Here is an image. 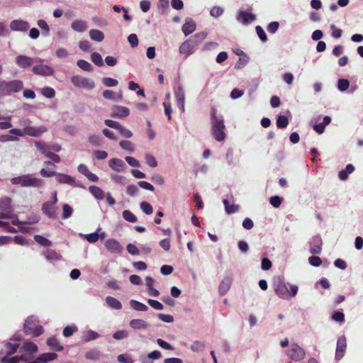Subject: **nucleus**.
Wrapping results in <instances>:
<instances>
[{"label": "nucleus", "instance_id": "obj_1", "mask_svg": "<svg viewBox=\"0 0 363 363\" xmlns=\"http://www.w3.org/2000/svg\"><path fill=\"white\" fill-rule=\"evenodd\" d=\"M211 134L214 139L222 142L226 137L225 125L222 115L217 116V110L215 107L211 108Z\"/></svg>", "mask_w": 363, "mask_h": 363}, {"label": "nucleus", "instance_id": "obj_2", "mask_svg": "<svg viewBox=\"0 0 363 363\" xmlns=\"http://www.w3.org/2000/svg\"><path fill=\"white\" fill-rule=\"evenodd\" d=\"M207 35L206 32L201 31L191 36L181 44L179 48V53L187 58L195 52L196 48L206 39Z\"/></svg>", "mask_w": 363, "mask_h": 363}, {"label": "nucleus", "instance_id": "obj_3", "mask_svg": "<svg viewBox=\"0 0 363 363\" xmlns=\"http://www.w3.org/2000/svg\"><path fill=\"white\" fill-rule=\"evenodd\" d=\"M289 285L290 286V291H289L284 279L281 277H275L273 280L272 286L275 294L279 298L284 300H289L296 296L298 292V287L297 285Z\"/></svg>", "mask_w": 363, "mask_h": 363}, {"label": "nucleus", "instance_id": "obj_4", "mask_svg": "<svg viewBox=\"0 0 363 363\" xmlns=\"http://www.w3.org/2000/svg\"><path fill=\"white\" fill-rule=\"evenodd\" d=\"M11 182L13 185H19L21 187L40 188L44 185V182L41 179L35 177L32 174L13 177L11 179Z\"/></svg>", "mask_w": 363, "mask_h": 363}, {"label": "nucleus", "instance_id": "obj_5", "mask_svg": "<svg viewBox=\"0 0 363 363\" xmlns=\"http://www.w3.org/2000/svg\"><path fill=\"white\" fill-rule=\"evenodd\" d=\"M23 82L21 79L6 81L0 79V96H11L23 89Z\"/></svg>", "mask_w": 363, "mask_h": 363}, {"label": "nucleus", "instance_id": "obj_6", "mask_svg": "<svg viewBox=\"0 0 363 363\" xmlns=\"http://www.w3.org/2000/svg\"><path fill=\"white\" fill-rule=\"evenodd\" d=\"M38 322V318L35 315H30L25 321L23 326V332L26 335H32L33 337H39L44 332V328L42 325H37L35 328H31V325H35Z\"/></svg>", "mask_w": 363, "mask_h": 363}, {"label": "nucleus", "instance_id": "obj_7", "mask_svg": "<svg viewBox=\"0 0 363 363\" xmlns=\"http://www.w3.org/2000/svg\"><path fill=\"white\" fill-rule=\"evenodd\" d=\"M70 80L77 88L91 90L95 87V82L93 79L80 75H74Z\"/></svg>", "mask_w": 363, "mask_h": 363}, {"label": "nucleus", "instance_id": "obj_8", "mask_svg": "<svg viewBox=\"0 0 363 363\" xmlns=\"http://www.w3.org/2000/svg\"><path fill=\"white\" fill-rule=\"evenodd\" d=\"M11 203L12 200L9 196L0 198V219L11 217L12 212H14Z\"/></svg>", "mask_w": 363, "mask_h": 363}, {"label": "nucleus", "instance_id": "obj_9", "mask_svg": "<svg viewBox=\"0 0 363 363\" xmlns=\"http://www.w3.org/2000/svg\"><path fill=\"white\" fill-rule=\"evenodd\" d=\"M40 62H35L32 68V72L36 75L48 77L52 76L55 73V70L51 67L43 64L44 60L40 58Z\"/></svg>", "mask_w": 363, "mask_h": 363}, {"label": "nucleus", "instance_id": "obj_10", "mask_svg": "<svg viewBox=\"0 0 363 363\" xmlns=\"http://www.w3.org/2000/svg\"><path fill=\"white\" fill-rule=\"evenodd\" d=\"M286 353L291 359L295 362L301 361L306 357L305 350L295 342L291 344L290 349Z\"/></svg>", "mask_w": 363, "mask_h": 363}, {"label": "nucleus", "instance_id": "obj_11", "mask_svg": "<svg viewBox=\"0 0 363 363\" xmlns=\"http://www.w3.org/2000/svg\"><path fill=\"white\" fill-rule=\"evenodd\" d=\"M38 62H40V57H30L23 55H19L15 59L16 65L23 69L33 67L34 63Z\"/></svg>", "mask_w": 363, "mask_h": 363}, {"label": "nucleus", "instance_id": "obj_12", "mask_svg": "<svg viewBox=\"0 0 363 363\" xmlns=\"http://www.w3.org/2000/svg\"><path fill=\"white\" fill-rule=\"evenodd\" d=\"M55 177L57 182L60 184L85 189V186L79 181H77L74 177L70 175L57 172Z\"/></svg>", "mask_w": 363, "mask_h": 363}, {"label": "nucleus", "instance_id": "obj_13", "mask_svg": "<svg viewBox=\"0 0 363 363\" xmlns=\"http://www.w3.org/2000/svg\"><path fill=\"white\" fill-rule=\"evenodd\" d=\"M79 236L86 239L90 243H94L97 242L99 239L104 240L106 237V233L101 231V228H98V229L91 233L89 234H82L80 233Z\"/></svg>", "mask_w": 363, "mask_h": 363}, {"label": "nucleus", "instance_id": "obj_14", "mask_svg": "<svg viewBox=\"0 0 363 363\" xmlns=\"http://www.w3.org/2000/svg\"><path fill=\"white\" fill-rule=\"evenodd\" d=\"M309 252L312 255H319L322 251L323 241L319 235H314L310 242Z\"/></svg>", "mask_w": 363, "mask_h": 363}, {"label": "nucleus", "instance_id": "obj_15", "mask_svg": "<svg viewBox=\"0 0 363 363\" xmlns=\"http://www.w3.org/2000/svg\"><path fill=\"white\" fill-rule=\"evenodd\" d=\"M347 348L346 337L342 335L338 337L336 345L335 359L339 361L345 355Z\"/></svg>", "mask_w": 363, "mask_h": 363}, {"label": "nucleus", "instance_id": "obj_16", "mask_svg": "<svg viewBox=\"0 0 363 363\" xmlns=\"http://www.w3.org/2000/svg\"><path fill=\"white\" fill-rule=\"evenodd\" d=\"M256 15L252 13H248L245 11H239L236 16V19L238 22L243 25H249L256 20Z\"/></svg>", "mask_w": 363, "mask_h": 363}, {"label": "nucleus", "instance_id": "obj_17", "mask_svg": "<svg viewBox=\"0 0 363 363\" xmlns=\"http://www.w3.org/2000/svg\"><path fill=\"white\" fill-rule=\"evenodd\" d=\"M104 245L111 253L119 254L123 251L122 245L118 240L113 238L106 240Z\"/></svg>", "mask_w": 363, "mask_h": 363}, {"label": "nucleus", "instance_id": "obj_18", "mask_svg": "<svg viewBox=\"0 0 363 363\" xmlns=\"http://www.w3.org/2000/svg\"><path fill=\"white\" fill-rule=\"evenodd\" d=\"M30 28V24L28 21L21 20V19H16L11 21L10 28L13 31H21L25 32L27 31Z\"/></svg>", "mask_w": 363, "mask_h": 363}, {"label": "nucleus", "instance_id": "obj_19", "mask_svg": "<svg viewBox=\"0 0 363 363\" xmlns=\"http://www.w3.org/2000/svg\"><path fill=\"white\" fill-rule=\"evenodd\" d=\"M130 110L125 106L114 105L111 107V116L113 118H123L128 116Z\"/></svg>", "mask_w": 363, "mask_h": 363}, {"label": "nucleus", "instance_id": "obj_20", "mask_svg": "<svg viewBox=\"0 0 363 363\" xmlns=\"http://www.w3.org/2000/svg\"><path fill=\"white\" fill-rule=\"evenodd\" d=\"M47 130L48 129L45 126H30L24 128L25 135H29L32 137H39Z\"/></svg>", "mask_w": 363, "mask_h": 363}, {"label": "nucleus", "instance_id": "obj_21", "mask_svg": "<svg viewBox=\"0 0 363 363\" xmlns=\"http://www.w3.org/2000/svg\"><path fill=\"white\" fill-rule=\"evenodd\" d=\"M196 29V24L195 21L189 17L185 18V23L182 26V30L185 36L194 33Z\"/></svg>", "mask_w": 363, "mask_h": 363}, {"label": "nucleus", "instance_id": "obj_22", "mask_svg": "<svg viewBox=\"0 0 363 363\" xmlns=\"http://www.w3.org/2000/svg\"><path fill=\"white\" fill-rule=\"evenodd\" d=\"M233 279L230 276H225L218 286V293L220 296L225 295L230 290Z\"/></svg>", "mask_w": 363, "mask_h": 363}, {"label": "nucleus", "instance_id": "obj_23", "mask_svg": "<svg viewBox=\"0 0 363 363\" xmlns=\"http://www.w3.org/2000/svg\"><path fill=\"white\" fill-rule=\"evenodd\" d=\"M41 254L50 262L62 259V255L57 251L52 249H45L42 251Z\"/></svg>", "mask_w": 363, "mask_h": 363}, {"label": "nucleus", "instance_id": "obj_24", "mask_svg": "<svg viewBox=\"0 0 363 363\" xmlns=\"http://www.w3.org/2000/svg\"><path fill=\"white\" fill-rule=\"evenodd\" d=\"M108 166L113 170L121 172L126 169V165L124 162L118 158H112L108 162Z\"/></svg>", "mask_w": 363, "mask_h": 363}, {"label": "nucleus", "instance_id": "obj_25", "mask_svg": "<svg viewBox=\"0 0 363 363\" xmlns=\"http://www.w3.org/2000/svg\"><path fill=\"white\" fill-rule=\"evenodd\" d=\"M43 213L50 218H56L57 214L55 209V205L52 203L47 201L45 202L42 206Z\"/></svg>", "mask_w": 363, "mask_h": 363}, {"label": "nucleus", "instance_id": "obj_26", "mask_svg": "<svg viewBox=\"0 0 363 363\" xmlns=\"http://www.w3.org/2000/svg\"><path fill=\"white\" fill-rule=\"evenodd\" d=\"M129 325L134 330H145L149 327V324L142 319H133Z\"/></svg>", "mask_w": 363, "mask_h": 363}, {"label": "nucleus", "instance_id": "obj_27", "mask_svg": "<svg viewBox=\"0 0 363 363\" xmlns=\"http://www.w3.org/2000/svg\"><path fill=\"white\" fill-rule=\"evenodd\" d=\"M354 171V167L352 164L346 165L345 169H342L338 173V177L341 181H346L348 179V175Z\"/></svg>", "mask_w": 363, "mask_h": 363}, {"label": "nucleus", "instance_id": "obj_28", "mask_svg": "<svg viewBox=\"0 0 363 363\" xmlns=\"http://www.w3.org/2000/svg\"><path fill=\"white\" fill-rule=\"evenodd\" d=\"M100 337V335L92 330H88L83 333L82 340L85 342H88L94 340H96Z\"/></svg>", "mask_w": 363, "mask_h": 363}, {"label": "nucleus", "instance_id": "obj_29", "mask_svg": "<svg viewBox=\"0 0 363 363\" xmlns=\"http://www.w3.org/2000/svg\"><path fill=\"white\" fill-rule=\"evenodd\" d=\"M72 28L79 33L84 32L87 29V23L82 20H76L72 23Z\"/></svg>", "mask_w": 363, "mask_h": 363}, {"label": "nucleus", "instance_id": "obj_30", "mask_svg": "<svg viewBox=\"0 0 363 363\" xmlns=\"http://www.w3.org/2000/svg\"><path fill=\"white\" fill-rule=\"evenodd\" d=\"M174 91L177 101L185 100L184 90L179 81L175 82Z\"/></svg>", "mask_w": 363, "mask_h": 363}, {"label": "nucleus", "instance_id": "obj_31", "mask_svg": "<svg viewBox=\"0 0 363 363\" xmlns=\"http://www.w3.org/2000/svg\"><path fill=\"white\" fill-rule=\"evenodd\" d=\"M89 192L95 197L97 200H103L105 197L104 191L96 186H90L89 187Z\"/></svg>", "mask_w": 363, "mask_h": 363}, {"label": "nucleus", "instance_id": "obj_32", "mask_svg": "<svg viewBox=\"0 0 363 363\" xmlns=\"http://www.w3.org/2000/svg\"><path fill=\"white\" fill-rule=\"evenodd\" d=\"M157 8L161 15H167L169 11V0H159L157 4Z\"/></svg>", "mask_w": 363, "mask_h": 363}, {"label": "nucleus", "instance_id": "obj_33", "mask_svg": "<svg viewBox=\"0 0 363 363\" xmlns=\"http://www.w3.org/2000/svg\"><path fill=\"white\" fill-rule=\"evenodd\" d=\"M47 345L50 347V349L56 352H61L63 350V347L60 345L58 340L55 337L48 338L47 340Z\"/></svg>", "mask_w": 363, "mask_h": 363}, {"label": "nucleus", "instance_id": "obj_34", "mask_svg": "<svg viewBox=\"0 0 363 363\" xmlns=\"http://www.w3.org/2000/svg\"><path fill=\"white\" fill-rule=\"evenodd\" d=\"M106 302L107 305L111 308L116 310H120L122 308L121 303L118 299L112 296H107L106 298Z\"/></svg>", "mask_w": 363, "mask_h": 363}, {"label": "nucleus", "instance_id": "obj_35", "mask_svg": "<svg viewBox=\"0 0 363 363\" xmlns=\"http://www.w3.org/2000/svg\"><path fill=\"white\" fill-rule=\"evenodd\" d=\"M223 202V204L225 206V211L227 214L234 213L238 211V210L240 208L239 205H237V204L230 205L229 203V201L228 199H224Z\"/></svg>", "mask_w": 363, "mask_h": 363}, {"label": "nucleus", "instance_id": "obj_36", "mask_svg": "<svg viewBox=\"0 0 363 363\" xmlns=\"http://www.w3.org/2000/svg\"><path fill=\"white\" fill-rule=\"evenodd\" d=\"M89 36L92 40L101 42L104 39V34L97 29H91L89 31Z\"/></svg>", "mask_w": 363, "mask_h": 363}, {"label": "nucleus", "instance_id": "obj_37", "mask_svg": "<svg viewBox=\"0 0 363 363\" xmlns=\"http://www.w3.org/2000/svg\"><path fill=\"white\" fill-rule=\"evenodd\" d=\"M11 116H2L0 118V130H6L12 127Z\"/></svg>", "mask_w": 363, "mask_h": 363}, {"label": "nucleus", "instance_id": "obj_38", "mask_svg": "<svg viewBox=\"0 0 363 363\" xmlns=\"http://www.w3.org/2000/svg\"><path fill=\"white\" fill-rule=\"evenodd\" d=\"M130 306L136 311H146L148 310V307L145 304L133 299L130 301Z\"/></svg>", "mask_w": 363, "mask_h": 363}, {"label": "nucleus", "instance_id": "obj_39", "mask_svg": "<svg viewBox=\"0 0 363 363\" xmlns=\"http://www.w3.org/2000/svg\"><path fill=\"white\" fill-rule=\"evenodd\" d=\"M101 356V352L96 350H90L85 354V358L89 360L96 361L100 359Z\"/></svg>", "mask_w": 363, "mask_h": 363}, {"label": "nucleus", "instance_id": "obj_40", "mask_svg": "<svg viewBox=\"0 0 363 363\" xmlns=\"http://www.w3.org/2000/svg\"><path fill=\"white\" fill-rule=\"evenodd\" d=\"M34 240L40 245L47 247H50L52 244L50 240L40 235H35Z\"/></svg>", "mask_w": 363, "mask_h": 363}, {"label": "nucleus", "instance_id": "obj_41", "mask_svg": "<svg viewBox=\"0 0 363 363\" xmlns=\"http://www.w3.org/2000/svg\"><path fill=\"white\" fill-rule=\"evenodd\" d=\"M289 121V118L286 116L278 115L276 121V125L278 128L283 129L287 127Z\"/></svg>", "mask_w": 363, "mask_h": 363}, {"label": "nucleus", "instance_id": "obj_42", "mask_svg": "<svg viewBox=\"0 0 363 363\" xmlns=\"http://www.w3.org/2000/svg\"><path fill=\"white\" fill-rule=\"evenodd\" d=\"M77 66L84 71L92 72L94 70L93 66L84 60H79L77 62Z\"/></svg>", "mask_w": 363, "mask_h": 363}, {"label": "nucleus", "instance_id": "obj_43", "mask_svg": "<svg viewBox=\"0 0 363 363\" xmlns=\"http://www.w3.org/2000/svg\"><path fill=\"white\" fill-rule=\"evenodd\" d=\"M22 349L31 353H35L38 352V346L34 342L30 341L25 342Z\"/></svg>", "mask_w": 363, "mask_h": 363}, {"label": "nucleus", "instance_id": "obj_44", "mask_svg": "<svg viewBox=\"0 0 363 363\" xmlns=\"http://www.w3.org/2000/svg\"><path fill=\"white\" fill-rule=\"evenodd\" d=\"M41 94L48 99H52L55 96V91L53 88L50 86L43 87L41 89Z\"/></svg>", "mask_w": 363, "mask_h": 363}, {"label": "nucleus", "instance_id": "obj_45", "mask_svg": "<svg viewBox=\"0 0 363 363\" xmlns=\"http://www.w3.org/2000/svg\"><path fill=\"white\" fill-rule=\"evenodd\" d=\"M123 218L130 223H136L138 221L137 217L129 210H125L122 213Z\"/></svg>", "mask_w": 363, "mask_h": 363}, {"label": "nucleus", "instance_id": "obj_46", "mask_svg": "<svg viewBox=\"0 0 363 363\" xmlns=\"http://www.w3.org/2000/svg\"><path fill=\"white\" fill-rule=\"evenodd\" d=\"M38 26L43 30V34L45 36H48L50 34V27L47 22L43 19H40L37 22Z\"/></svg>", "mask_w": 363, "mask_h": 363}, {"label": "nucleus", "instance_id": "obj_47", "mask_svg": "<svg viewBox=\"0 0 363 363\" xmlns=\"http://www.w3.org/2000/svg\"><path fill=\"white\" fill-rule=\"evenodd\" d=\"M250 58L247 55H243V56L240 57L239 60L236 62L235 65V69H240L244 67L247 62H249Z\"/></svg>", "mask_w": 363, "mask_h": 363}, {"label": "nucleus", "instance_id": "obj_48", "mask_svg": "<svg viewBox=\"0 0 363 363\" xmlns=\"http://www.w3.org/2000/svg\"><path fill=\"white\" fill-rule=\"evenodd\" d=\"M73 209L67 203L63 204L62 206V218L63 219H67L70 218L72 215Z\"/></svg>", "mask_w": 363, "mask_h": 363}, {"label": "nucleus", "instance_id": "obj_49", "mask_svg": "<svg viewBox=\"0 0 363 363\" xmlns=\"http://www.w3.org/2000/svg\"><path fill=\"white\" fill-rule=\"evenodd\" d=\"M91 61L98 67L104 66V62L102 60L101 55L96 52H94L91 55Z\"/></svg>", "mask_w": 363, "mask_h": 363}, {"label": "nucleus", "instance_id": "obj_50", "mask_svg": "<svg viewBox=\"0 0 363 363\" xmlns=\"http://www.w3.org/2000/svg\"><path fill=\"white\" fill-rule=\"evenodd\" d=\"M350 86V82L345 79H340L337 81V89L340 91H346Z\"/></svg>", "mask_w": 363, "mask_h": 363}, {"label": "nucleus", "instance_id": "obj_51", "mask_svg": "<svg viewBox=\"0 0 363 363\" xmlns=\"http://www.w3.org/2000/svg\"><path fill=\"white\" fill-rule=\"evenodd\" d=\"M145 162L146 164L150 166V167H156L157 166V162L155 159V157L150 154V153H146L145 155Z\"/></svg>", "mask_w": 363, "mask_h": 363}, {"label": "nucleus", "instance_id": "obj_52", "mask_svg": "<svg viewBox=\"0 0 363 363\" xmlns=\"http://www.w3.org/2000/svg\"><path fill=\"white\" fill-rule=\"evenodd\" d=\"M35 145L36 148L40 151L43 155H46L49 151V145H47L45 142L43 141H36L35 142Z\"/></svg>", "mask_w": 363, "mask_h": 363}, {"label": "nucleus", "instance_id": "obj_53", "mask_svg": "<svg viewBox=\"0 0 363 363\" xmlns=\"http://www.w3.org/2000/svg\"><path fill=\"white\" fill-rule=\"evenodd\" d=\"M102 82L106 87H114L118 84V80L111 77H104L102 79Z\"/></svg>", "mask_w": 363, "mask_h": 363}, {"label": "nucleus", "instance_id": "obj_54", "mask_svg": "<svg viewBox=\"0 0 363 363\" xmlns=\"http://www.w3.org/2000/svg\"><path fill=\"white\" fill-rule=\"evenodd\" d=\"M6 347L7 349L6 355L11 356L17 352V350L19 347L18 344H12L11 342L6 343Z\"/></svg>", "mask_w": 363, "mask_h": 363}, {"label": "nucleus", "instance_id": "obj_55", "mask_svg": "<svg viewBox=\"0 0 363 363\" xmlns=\"http://www.w3.org/2000/svg\"><path fill=\"white\" fill-rule=\"evenodd\" d=\"M78 330L75 325L66 326L63 330V335L66 337H69L73 335L74 332Z\"/></svg>", "mask_w": 363, "mask_h": 363}, {"label": "nucleus", "instance_id": "obj_56", "mask_svg": "<svg viewBox=\"0 0 363 363\" xmlns=\"http://www.w3.org/2000/svg\"><path fill=\"white\" fill-rule=\"evenodd\" d=\"M120 146L122 149L130 152H133L135 150L133 144L129 140H121L120 142Z\"/></svg>", "mask_w": 363, "mask_h": 363}, {"label": "nucleus", "instance_id": "obj_57", "mask_svg": "<svg viewBox=\"0 0 363 363\" xmlns=\"http://www.w3.org/2000/svg\"><path fill=\"white\" fill-rule=\"evenodd\" d=\"M333 320L340 323H342L345 321V315L342 311H335L331 316Z\"/></svg>", "mask_w": 363, "mask_h": 363}, {"label": "nucleus", "instance_id": "obj_58", "mask_svg": "<svg viewBox=\"0 0 363 363\" xmlns=\"http://www.w3.org/2000/svg\"><path fill=\"white\" fill-rule=\"evenodd\" d=\"M255 30L257 33V35H258L260 40L263 43H265L267 41V35L266 33L264 32V29L260 26H257L255 27Z\"/></svg>", "mask_w": 363, "mask_h": 363}, {"label": "nucleus", "instance_id": "obj_59", "mask_svg": "<svg viewBox=\"0 0 363 363\" xmlns=\"http://www.w3.org/2000/svg\"><path fill=\"white\" fill-rule=\"evenodd\" d=\"M141 210L146 214L150 215L153 212L152 206L146 201H143L140 204Z\"/></svg>", "mask_w": 363, "mask_h": 363}, {"label": "nucleus", "instance_id": "obj_60", "mask_svg": "<svg viewBox=\"0 0 363 363\" xmlns=\"http://www.w3.org/2000/svg\"><path fill=\"white\" fill-rule=\"evenodd\" d=\"M103 97L106 99L117 101L116 94L112 90L106 89L103 91Z\"/></svg>", "mask_w": 363, "mask_h": 363}, {"label": "nucleus", "instance_id": "obj_61", "mask_svg": "<svg viewBox=\"0 0 363 363\" xmlns=\"http://www.w3.org/2000/svg\"><path fill=\"white\" fill-rule=\"evenodd\" d=\"M128 336V333L125 330H118L113 334V337L116 340L125 339Z\"/></svg>", "mask_w": 363, "mask_h": 363}, {"label": "nucleus", "instance_id": "obj_62", "mask_svg": "<svg viewBox=\"0 0 363 363\" xmlns=\"http://www.w3.org/2000/svg\"><path fill=\"white\" fill-rule=\"evenodd\" d=\"M282 201H283V199L279 196H271L269 199L270 204L274 208L279 207L280 205L281 204Z\"/></svg>", "mask_w": 363, "mask_h": 363}, {"label": "nucleus", "instance_id": "obj_63", "mask_svg": "<svg viewBox=\"0 0 363 363\" xmlns=\"http://www.w3.org/2000/svg\"><path fill=\"white\" fill-rule=\"evenodd\" d=\"M117 130L125 138H130L133 136V133L122 125H120Z\"/></svg>", "mask_w": 363, "mask_h": 363}, {"label": "nucleus", "instance_id": "obj_64", "mask_svg": "<svg viewBox=\"0 0 363 363\" xmlns=\"http://www.w3.org/2000/svg\"><path fill=\"white\" fill-rule=\"evenodd\" d=\"M117 359L120 363H133V360L131 357L126 354L118 355Z\"/></svg>", "mask_w": 363, "mask_h": 363}]
</instances>
